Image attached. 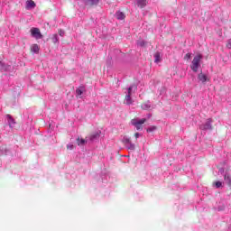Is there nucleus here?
<instances>
[{"label": "nucleus", "instance_id": "13", "mask_svg": "<svg viewBox=\"0 0 231 231\" xmlns=\"http://www.w3.org/2000/svg\"><path fill=\"white\" fill-rule=\"evenodd\" d=\"M198 79L200 82H202L204 84V82L207 81V75L203 74V72L199 73L198 75Z\"/></svg>", "mask_w": 231, "mask_h": 231}, {"label": "nucleus", "instance_id": "28", "mask_svg": "<svg viewBox=\"0 0 231 231\" xmlns=\"http://www.w3.org/2000/svg\"><path fill=\"white\" fill-rule=\"evenodd\" d=\"M226 48H228L229 50H231V39H229V40L227 41Z\"/></svg>", "mask_w": 231, "mask_h": 231}, {"label": "nucleus", "instance_id": "10", "mask_svg": "<svg viewBox=\"0 0 231 231\" xmlns=\"http://www.w3.org/2000/svg\"><path fill=\"white\" fill-rule=\"evenodd\" d=\"M224 181L228 187H231V174L228 172H226L224 175Z\"/></svg>", "mask_w": 231, "mask_h": 231}, {"label": "nucleus", "instance_id": "16", "mask_svg": "<svg viewBox=\"0 0 231 231\" xmlns=\"http://www.w3.org/2000/svg\"><path fill=\"white\" fill-rule=\"evenodd\" d=\"M39 50H41V49L39 48L38 44H32L31 47V51L32 53H39Z\"/></svg>", "mask_w": 231, "mask_h": 231}, {"label": "nucleus", "instance_id": "2", "mask_svg": "<svg viewBox=\"0 0 231 231\" xmlns=\"http://www.w3.org/2000/svg\"><path fill=\"white\" fill-rule=\"evenodd\" d=\"M147 122L146 118H134L131 120V125L135 127L136 131H142L143 130V124Z\"/></svg>", "mask_w": 231, "mask_h": 231}, {"label": "nucleus", "instance_id": "20", "mask_svg": "<svg viewBox=\"0 0 231 231\" xmlns=\"http://www.w3.org/2000/svg\"><path fill=\"white\" fill-rule=\"evenodd\" d=\"M100 138V134L98 133L94 134L90 136L91 142H94V140H98Z\"/></svg>", "mask_w": 231, "mask_h": 231}, {"label": "nucleus", "instance_id": "7", "mask_svg": "<svg viewBox=\"0 0 231 231\" xmlns=\"http://www.w3.org/2000/svg\"><path fill=\"white\" fill-rule=\"evenodd\" d=\"M12 69V66L6 65L0 60V71H10Z\"/></svg>", "mask_w": 231, "mask_h": 231}, {"label": "nucleus", "instance_id": "21", "mask_svg": "<svg viewBox=\"0 0 231 231\" xmlns=\"http://www.w3.org/2000/svg\"><path fill=\"white\" fill-rule=\"evenodd\" d=\"M85 143H86V141L84 139H80V138L77 139V144L79 145V147H82L83 145H85Z\"/></svg>", "mask_w": 231, "mask_h": 231}, {"label": "nucleus", "instance_id": "31", "mask_svg": "<svg viewBox=\"0 0 231 231\" xmlns=\"http://www.w3.org/2000/svg\"><path fill=\"white\" fill-rule=\"evenodd\" d=\"M134 136H135L136 139L140 138V133H135Z\"/></svg>", "mask_w": 231, "mask_h": 231}, {"label": "nucleus", "instance_id": "23", "mask_svg": "<svg viewBox=\"0 0 231 231\" xmlns=\"http://www.w3.org/2000/svg\"><path fill=\"white\" fill-rule=\"evenodd\" d=\"M134 88V89H136L137 88L136 85H131L127 89V94L126 95L131 96V93H132Z\"/></svg>", "mask_w": 231, "mask_h": 231}, {"label": "nucleus", "instance_id": "6", "mask_svg": "<svg viewBox=\"0 0 231 231\" xmlns=\"http://www.w3.org/2000/svg\"><path fill=\"white\" fill-rule=\"evenodd\" d=\"M35 2H33L32 0H27L25 3L26 10H32V8H35Z\"/></svg>", "mask_w": 231, "mask_h": 231}, {"label": "nucleus", "instance_id": "12", "mask_svg": "<svg viewBox=\"0 0 231 231\" xmlns=\"http://www.w3.org/2000/svg\"><path fill=\"white\" fill-rule=\"evenodd\" d=\"M116 17L118 21H124V19H125V14L123 12L118 11L116 13Z\"/></svg>", "mask_w": 231, "mask_h": 231}, {"label": "nucleus", "instance_id": "17", "mask_svg": "<svg viewBox=\"0 0 231 231\" xmlns=\"http://www.w3.org/2000/svg\"><path fill=\"white\" fill-rule=\"evenodd\" d=\"M126 106H131L133 104V99L130 95H126L125 98Z\"/></svg>", "mask_w": 231, "mask_h": 231}, {"label": "nucleus", "instance_id": "22", "mask_svg": "<svg viewBox=\"0 0 231 231\" xmlns=\"http://www.w3.org/2000/svg\"><path fill=\"white\" fill-rule=\"evenodd\" d=\"M51 40L54 44H57V42H59V35L53 34Z\"/></svg>", "mask_w": 231, "mask_h": 231}, {"label": "nucleus", "instance_id": "15", "mask_svg": "<svg viewBox=\"0 0 231 231\" xmlns=\"http://www.w3.org/2000/svg\"><path fill=\"white\" fill-rule=\"evenodd\" d=\"M122 142H123L124 145L126 146L127 144L131 143V137L125 135L122 139Z\"/></svg>", "mask_w": 231, "mask_h": 231}, {"label": "nucleus", "instance_id": "9", "mask_svg": "<svg viewBox=\"0 0 231 231\" xmlns=\"http://www.w3.org/2000/svg\"><path fill=\"white\" fill-rule=\"evenodd\" d=\"M152 107V105H151V101H146L141 105V109L143 111H147L148 109H151Z\"/></svg>", "mask_w": 231, "mask_h": 231}, {"label": "nucleus", "instance_id": "8", "mask_svg": "<svg viewBox=\"0 0 231 231\" xmlns=\"http://www.w3.org/2000/svg\"><path fill=\"white\" fill-rule=\"evenodd\" d=\"M135 1L138 8H145V6H147L148 5L147 0H135Z\"/></svg>", "mask_w": 231, "mask_h": 231}, {"label": "nucleus", "instance_id": "27", "mask_svg": "<svg viewBox=\"0 0 231 231\" xmlns=\"http://www.w3.org/2000/svg\"><path fill=\"white\" fill-rule=\"evenodd\" d=\"M137 46H141V47L145 46V41H139V42H137Z\"/></svg>", "mask_w": 231, "mask_h": 231}, {"label": "nucleus", "instance_id": "33", "mask_svg": "<svg viewBox=\"0 0 231 231\" xmlns=\"http://www.w3.org/2000/svg\"><path fill=\"white\" fill-rule=\"evenodd\" d=\"M152 115L151 114H148V118H151Z\"/></svg>", "mask_w": 231, "mask_h": 231}, {"label": "nucleus", "instance_id": "24", "mask_svg": "<svg viewBox=\"0 0 231 231\" xmlns=\"http://www.w3.org/2000/svg\"><path fill=\"white\" fill-rule=\"evenodd\" d=\"M213 185L216 187V189H221V187H223V182L217 180V182L213 183Z\"/></svg>", "mask_w": 231, "mask_h": 231}, {"label": "nucleus", "instance_id": "26", "mask_svg": "<svg viewBox=\"0 0 231 231\" xmlns=\"http://www.w3.org/2000/svg\"><path fill=\"white\" fill-rule=\"evenodd\" d=\"M192 57V54L191 53H187L185 56H184V60H190Z\"/></svg>", "mask_w": 231, "mask_h": 231}, {"label": "nucleus", "instance_id": "29", "mask_svg": "<svg viewBox=\"0 0 231 231\" xmlns=\"http://www.w3.org/2000/svg\"><path fill=\"white\" fill-rule=\"evenodd\" d=\"M67 149H69L71 151L73 149V144H68Z\"/></svg>", "mask_w": 231, "mask_h": 231}, {"label": "nucleus", "instance_id": "25", "mask_svg": "<svg viewBox=\"0 0 231 231\" xmlns=\"http://www.w3.org/2000/svg\"><path fill=\"white\" fill-rule=\"evenodd\" d=\"M146 131H147V133H153V131H156V126L152 125V126L148 127Z\"/></svg>", "mask_w": 231, "mask_h": 231}, {"label": "nucleus", "instance_id": "18", "mask_svg": "<svg viewBox=\"0 0 231 231\" xmlns=\"http://www.w3.org/2000/svg\"><path fill=\"white\" fill-rule=\"evenodd\" d=\"M125 147H126L128 151H134V149H136V146L132 142H130V143L126 144Z\"/></svg>", "mask_w": 231, "mask_h": 231}, {"label": "nucleus", "instance_id": "5", "mask_svg": "<svg viewBox=\"0 0 231 231\" xmlns=\"http://www.w3.org/2000/svg\"><path fill=\"white\" fill-rule=\"evenodd\" d=\"M5 118L7 119V124L11 129L15 127V119L12 117L11 115H6Z\"/></svg>", "mask_w": 231, "mask_h": 231}, {"label": "nucleus", "instance_id": "32", "mask_svg": "<svg viewBox=\"0 0 231 231\" xmlns=\"http://www.w3.org/2000/svg\"><path fill=\"white\" fill-rule=\"evenodd\" d=\"M219 172H221V173L225 172V169L221 168V169L219 170Z\"/></svg>", "mask_w": 231, "mask_h": 231}, {"label": "nucleus", "instance_id": "30", "mask_svg": "<svg viewBox=\"0 0 231 231\" xmlns=\"http://www.w3.org/2000/svg\"><path fill=\"white\" fill-rule=\"evenodd\" d=\"M59 33H60V37L64 36V31L60 30Z\"/></svg>", "mask_w": 231, "mask_h": 231}, {"label": "nucleus", "instance_id": "11", "mask_svg": "<svg viewBox=\"0 0 231 231\" xmlns=\"http://www.w3.org/2000/svg\"><path fill=\"white\" fill-rule=\"evenodd\" d=\"M83 2L85 3V5H88L90 6H93L95 5H98L100 0H83Z\"/></svg>", "mask_w": 231, "mask_h": 231}, {"label": "nucleus", "instance_id": "4", "mask_svg": "<svg viewBox=\"0 0 231 231\" xmlns=\"http://www.w3.org/2000/svg\"><path fill=\"white\" fill-rule=\"evenodd\" d=\"M31 35L32 37L37 40L42 39V34L41 33V30L37 27H32L31 29Z\"/></svg>", "mask_w": 231, "mask_h": 231}, {"label": "nucleus", "instance_id": "3", "mask_svg": "<svg viewBox=\"0 0 231 231\" xmlns=\"http://www.w3.org/2000/svg\"><path fill=\"white\" fill-rule=\"evenodd\" d=\"M201 131H212V119L208 118L205 124L199 125Z\"/></svg>", "mask_w": 231, "mask_h": 231}, {"label": "nucleus", "instance_id": "14", "mask_svg": "<svg viewBox=\"0 0 231 231\" xmlns=\"http://www.w3.org/2000/svg\"><path fill=\"white\" fill-rule=\"evenodd\" d=\"M84 91H86V88L84 86H81L76 89V95H78V97H80L82 93H84Z\"/></svg>", "mask_w": 231, "mask_h": 231}, {"label": "nucleus", "instance_id": "1", "mask_svg": "<svg viewBox=\"0 0 231 231\" xmlns=\"http://www.w3.org/2000/svg\"><path fill=\"white\" fill-rule=\"evenodd\" d=\"M203 59V55L198 54L194 57L191 61L190 69L194 71V73H198V69H199L201 60Z\"/></svg>", "mask_w": 231, "mask_h": 231}, {"label": "nucleus", "instance_id": "19", "mask_svg": "<svg viewBox=\"0 0 231 231\" xmlns=\"http://www.w3.org/2000/svg\"><path fill=\"white\" fill-rule=\"evenodd\" d=\"M154 62H156V64H158V62H162L160 52H156L154 54Z\"/></svg>", "mask_w": 231, "mask_h": 231}]
</instances>
